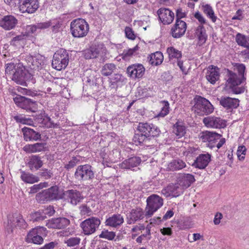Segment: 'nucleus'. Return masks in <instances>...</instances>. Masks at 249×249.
Listing matches in <instances>:
<instances>
[{
  "instance_id": "obj_63",
  "label": "nucleus",
  "mask_w": 249,
  "mask_h": 249,
  "mask_svg": "<svg viewBox=\"0 0 249 249\" xmlns=\"http://www.w3.org/2000/svg\"><path fill=\"white\" fill-rule=\"evenodd\" d=\"M55 211L53 206H49L44 210V213L51 216L54 214Z\"/></svg>"
},
{
  "instance_id": "obj_43",
  "label": "nucleus",
  "mask_w": 249,
  "mask_h": 249,
  "mask_svg": "<svg viewBox=\"0 0 249 249\" xmlns=\"http://www.w3.org/2000/svg\"><path fill=\"white\" fill-rule=\"evenodd\" d=\"M174 133L179 137H182L185 134V127L184 125L177 123L173 127Z\"/></svg>"
},
{
  "instance_id": "obj_24",
  "label": "nucleus",
  "mask_w": 249,
  "mask_h": 249,
  "mask_svg": "<svg viewBox=\"0 0 249 249\" xmlns=\"http://www.w3.org/2000/svg\"><path fill=\"white\" fill-rule=\"evenodd\" d=\"M182 190L183 188L179 185L178 182L177 184L168 186L166 189L161 191V193L163 194L166 195V196H172L174 197H177L182 193Z\"/></svg>"
},
{
  "instance_id": "obj_37",
  "label": "nucleus",
  "mask_w": 249,
  "mask_h": 249,
  "mask_svg": "<svg viewBox=\"0 0 249 249\" xmlns=\"http://www.w3.org/2000/svg\"><path fill=\"white\" fill-rule=\"evenodd\" d=\"M36 104L35 102L27 98L23 99L22 104L20 105L21 108L32 111H34V109H36Z\"/></svg>"
},
{
  "instance_id": "obj_26",
  "label": "nucleus",
  "mask_w": 249,
  "mask_h": 249,
  "mask_svg": "<svg viewBox=\"0 0 249 249\" xmlns=\"http://www.w3.org/2000/svg\"><path fill=\"white\" fill-rule=\"evenodd\" d=\"M124 223V218L120 214H114L107 218L105 224L106 226L117 228Z\"/></svg>"
},
{
  "instance_id": "obj_6",
  "label": "nucleus",
  "mask_w": 249,
  "mask_h": 249,
  "mask_svg": "<svg viewBox=\"0 0 249 249\" xmlns=\"http://www.w3.org/2000/svg\"><path fill=\"white\" fill-rule=\"evenodd\" d=\"M146 207L145 209V215L151 217L163 204V199L158 195L153 194L148 196L146 200Z\"/></svg>"
},
{
  "instance_id": "obj_13",
  "label": "nucleus",
  "mask_w": 249,
  "mask_h": 249,
  "mask_svg": "<svg viewBox=\"0 0 249 249\" xmlns=\"http://www.w3.org/2000/svg\"><path fill=\"white\" fill-rule=\"evenodd\" d=\"M43 228H35L31 230L27 235L25 238L26 241L28 243L35 244H41L43 243V239L40 235Z\"/></svg>"
},
{
  "instance_id": "obj_14",
  "label": "nucleus",
  "mask_w": 249,
  "mask_h": 249,
  "mask_svg": "<svg viewBox=\"0 0 249 249\" xmlns=\"http://www.w3.org/2000/svg\"><path fill=\"white\" fill-rule=\"evenodd\" d=\"M39 3L38 0H25L18 5L19 11L22 13L29 14L34 13L38 8Z\"/></svg>"
},
{
  "instance_id": "obj_19",
  "label": "nucleus",
  "mask_w": 249,
  "mask_h": 249,
  "mask_svg": "<svg viewBox=\"0 0 249 249\" xmlns=\"http://www.w3.org/2000/svg\"><path fill=\"white\" fill-rule=\"evenodd\" d=\"M225 80L226 87L229 88H233L242 83V78L237 74L229 70L226 71Z\"/></svg>"
},
{
  "instance_id": "obj_54",
  "label": "nucleus",
  "mask_w": 249,
  "mask_h": 249,
  "mask_svg": "<svg viewBox=\"0 0 249 249\" xmlns=\"http://www.w3.org/2000/svg\"><path fill=\"white\" fill-rule=\"evenodd\" d=\"M90 50H92V55H93V58H94L99 55L103 48L98 45V46H93L90 48Z\"/></svg>"
},
{
  "instance_id": "obj_10",
  "label": "nucleus",
  "mask_w": 249,
  "mask_h": 249,
  "mask_svg": "<svg viewBox=\"0 0 249 249\" xmlns=\"http://www.w3.org/2000/svg\"><path fill=\"white\" fill-rule=\"evenodd\" d=\"M138 132L150 138L158 136L160 132V129L152 124L140 123L137 127Z\"/></svg>"
},
{
  "instance_id": "obj_27",
  "label": "nucleus",
  "mask_w": 249,
  "mask_h": 249,
  "mask_svg": "<svg viewBox=\"0 0 249 249\" xmlns=\"http://www.w3.org/2000/svg\"><path fill=\"white\" fill-rule=\"evenodd\" d=\"M195 180L194 176L190 174L180 175L178 178V184L183 189L189 187Z\"/></svg>"
},
{
  "instance_id": "obj_48",
  "label": "nucleus",
  "mask_w": 249,
  "mask_h": 249,
  "mask_svg": "<svg viewBox=\"0 0 249 249\" xmlns=\"http://www.w3.org/2000/svg\"><path fill=\"white\" fill-rule=\"evenodd\" d=\"M80 213L82 215L89 216L92 214V211L89 207L86 204H82L79 207Z\"/></svg>"
},
{
  "instance_id": "obj_18",
  "label": "nucleus",
  "mask_w": 249,
  "mask_h": 249,
  "mask_svg": "<svg viewBox=\"0 0 249 249\" xmlns=\"http://www.w3.org/2000/svg\"><path fill=\"white\" fill-rule=\"evenodd\" d=\"M63 194L67 201L73 205H77L83 198L81 193L76 190H68Z\"/></svg>"
},
{
  "instance_id": "obj_52",
  "label": "nucleus",
  "mask_w": 249,
  "mask_h": 249,
  "mask_svg": "<svg viewBox=\"0 0 249 249\" xmlns=\"http://www.w3.org/2000/svg\"><path fill=\"white\" fill-rule=\"evenodd\" d=\"M46 217L42 215L40 213L36 212L31 214V218L33 221L43 220Z\"/></svg>"
},
{
  "instance_id": "obj_50",
  "label": "nucleus",
  "mask_w": 249,
  "mask_h": 249,
  "mask_svg": "<svg viewBox=\"0 0 249 249\" xmlns=\"http://www.w3.org/2000/svg\"><path fill=\"white\" fill-rule=\"evenodd\" d=\"M124 77L120 73H115L110 78L111 82L113 83L123 82L124 80Z\"/></svg>"
},
{
  "instance_id": "obj_11",
  "label": "nucleus",
  "mask_w": 249,
  "mask_h": 249,
  "mask_svg": "<svg viewBox=\"0 0 249 249\" xmlns=\"http://www.w3.org/2000/svg\"><path fill=\"white\" fill-rule=\"evenodd\" d=\"M205 126L211 128H222L226 127V124L224 120L219 117L209 116L203 119Z\"/></svg>"
},
{
  "instance_id": "obj_28",
  "label": "nucleus",
  "mask_w": 249,
  "mask_h": 249,
  "mask_svg": "<svg viewBox=\"0 0 249 249\" xmlns=\"http://www.w3.org/2000/svg\"><path fill=\"white\" fill-rule=\"evenodd\" d=\"M24 140L28 141H37L41 139V135L39 133L34 131L33 129L28 127H24L22 129Z\"/></svg>"
},
{
  "instance_id": "obj_31",
  "label": "nucleus",
  "mask_w": 249,
  "mask_h": 249,
  "mask_svg": "<svg viewBox=\"0 0 249 249\" xmlns=\"http://www.w3.org/2000/svg\"><path fill=\"white\" fill-rule=\"evenodd\" d=\"M28 165L31 170H38L42 166L43 162L39 157L33 155L30 158Z\"/></svg>"
},
{
  "instance_id": "obj_49",
  "label": "nucleus",
  "mask_w": 249,
  "mask_h": 249,
  "mask_svg": "<svg viewBox=\"0 0 249 249\" xmlns=\"http://www.w3.org/2000/svg\"><path fill=\"white\" fill-rule=\"evenodd\" d=\"M47 183L44 182V183H41L38 184H36L32 186L30 188V193L31 194H34L36 193L39 190L42 189L44 187H47Z\"/></svg>"
},
{
  "instance_id": "obj_51",
  "label": "nucleus",
  "mask_w": 249,
  "mask_h": 249,
  "mask_svg": "<svg viewBox=\"0 0 249 249\" xmlns=\"http://www.w3.org/2000/svg\"><path fill=\"white\" fill-rule=\"evenodd\" d=\"M246 150L245 146L244 145H241L238 147L237 151V155L240 160L244 159Z\"/></svg>"
},
{
  "instance_id": "obj_62",
  "label": "nucleus",
  "mask_w": 249,
  "mask_h": 249,
  "mask_svg": "<svg viewBox=\"0 0 249 249\" xmlns=\"http://www.w3.org/2000/svg\"><path fill=\"white\" fill-rule=\"evenodd\" d=\"M223 217V215L220 213H217L214 216L213 223L215 225H218L220 223V220Z\"/></svg>"
},
{
  "instance_id": "obj_2",
  "label": "nucleus",
  "mask_w": 249,
  "mask_h": 249,
  "mask_svg": "<svg viewBox=\"0 0 249 249\" xmlns=\"http://www.w3.org/2000/svg\"><path fill=\"white\" fill-rule=\"evenodd\" d=\"M195 104L193 109L199 115H207L212 113L214 109L213 106L206 98L196 96L194 98Z\"/></svg>"
},
{
  "instance_id": "obj_20",
  "label": "nucleus",
  "mask_w": 249,
  "mask_h": 249,
  "mask_svg": "<svg viewBox=\"0 0 249 249\" xmlns=\"http://www.w3.org/2000/svg\"><path fill=\"white\" fill-rule=\"evenodd\" d=\"M69 224L70 220L67 218L59 217L49 220L46 223V226L49 228L63 229L67 227Z\"/></svg>"
},
{
  "instance_id": "obj_30",
  "label": "nucleus",
  "mask_w": 249,
  "mask_h": 249,
  "mask_svg": "<svg viewBox=\"0 0 249 249\" xmlns=\"http://www.w3.org/2000/svg\"><path fill=\"white\" fill-rule=\"evenodd\" d=\"M143 215V213L142 209L137 208L132 209L129 215L130 219L128 220V223L130 224L142 219Z\"/></svg>"
},
{
  "instance_id": "obj_12",
  "label": "nucleus",
  "mask_w": 249,
  "mask_h": 249,
  "mask_svg": "<svg viewBox=\"0 0 249 249\" xmlns=\"http://www.w3.org/2000/svg\"><path fill=\"white\" fill-rule=\"evenodd\" d=\"M25 229L27 227L25 221L20 215L16 217L9 216L8 219L7 225L6 228L8 232H12L13 229L16 227Z\"/></svg>"
},
{
  "instance_id": "obj_57",
  "label": "nucleus",
  "mask_w": 249,
  "mask_h": 249,
  "mask_svg": "<svg viewBox=\"0 0 249 249\" xmlns=\"http://www.w3.org/2000/svg\"><path fill=\"white\" fill-rule=\"evenodd\" d=\"M125 33L126 36L131 40H134L136 38V36L132 31V28L129 27H126L125 28Z\"/></svg>"
},
{
  "instance_id": "obj_7",
  "label": "nucleus",
  "mask_w": 249,
  "mask_h": 249,
  "mask_svg": "<svg viewBox=\"0 0 249 249\" xmlns=\"http://www.w3.org/2000/svg\"><path fill=\"white\" fill-rule=\"evenodd\" d=\"M94 177L91 166L88 164L78 166L74 173L75 178L80 182L91 180Z\"/></svg>"
},
{
  "instance_id": "obj_60",
  "label": "nucleus",
  "mask_w": 249,
  "mask_h": 249,
  "mask_svg": "<svg viewBox=\"0 0 249 249\" xmlns=\"http://www.w3.org/2000/svg\"><path fill=\"white\" fill-rule=\"evenodd\" d=\"M79 161V160H78L76 157H73L68 164L65 165V167L68 170L71 169L75 166Z\"/></svg>"
},
{
  "instance_id": "obj_15",
  "label": "nucleus",
  "mask_w": 249,
  "mask_h": 249,
  "mask_svg": "<svg viewBox=\"0 0 249 249\" xmlns=\"http://www.w3.org/2000/svg\"><path fill=\"white\" fill-rule=\"evenodd\" d=\"M187 29V24L183 20H176L174 26L171 28V33L174 38H178L182 36Z\"/></svg>"
},
{
  "instance_id": "obj_42",
  "label": "nucleus",
  "mask_w": 249,
  "mask_h": 249,
  "mask_svg": "<svg viewBox=\"0 0 249 249\" xmlns=\"http://www.w3.org/2000/svg\"><path fill=\"white\" fill-rule=\"evenodd\" d=\"M167 52L170 59L176 58L178 60L181 57V52L173 47L168 48Z\"/></svg>"
},
{
  "instance_id": "obj_45",
  "label": "nucleus",
  "mask_w": 249,
  "mask_h": 249,
  "mask_svg": "<svg viewBox=\"0 0 249 249\" xmlns=\"http://www.w3.org/2000/svg\"><path fill=\"white\" fill-rule=\"evenodd\" d=\"M161 103L162 104L163 107L158 116L159 117H163L169 113V104L166 101H162Z\"/></svg>"
},
{
  "instance_id": "obj_40",
  "label": "nucleus",
  "mask_w": 249,
  "mask_h": 249,
  "mask_svg": "<svg viewBox=\"0 0 249 249\" xmlns=\"http://www.w3.org/2000/svg\"><path fill=\"white\" fill-rule=\"evenodd\" d=\"M221 137V135L216 133L215 132H211V133L209 137V141L208 142V146L211 148L215 147V143L217 142V141L220 139Z\"/></svg>"
},
{
  "instance_id": "obj_3",
  "label": "nucleus",
  "mask_w": 249,
  "mask_h": 249,
  "mask_svg": "<svg viewBox=\"0 0 249 249\" xmlns=\"http://www.w3.org/2000/svg\"><path fill=\"white\" fill-rule=\"evenodd\" d=\"M89 31V26L85 20L78 18L71 23V31L74 37H83L87 36Z\"/></svg>"
},
{
  "instance_id": "obj_38",
  "label": "nucleus",
  "mask_w": 249,
  "mask_h": 249,
  "mask_svg": "<svg viewBox=\"0 0 249 249\" xmlns=\"http://www.w3.org/2000/svg\"><path fill=\"white\" fill-rule=\"evenodd\" d=\"M235 39L238 45L244 47L249 46V39L246 36L238 33L236 36Z\"/></svg>"
},
{
  "instance_id": "obj_17",
  "label": "nucleus",
  "mask_w": 249,
  "mask_h": 249,
  "mask_svg": "<svg viewBox=\"0 0 249 249\" xmlns=\"http://www.w3.org/2000/svg\"><path fill=\"white\" fill-rule=\"evenodd\" d=\"M127 73L133 78H141L145 72V68L142 64H134L127 68Z\"/></svg>"
},
{
  "instance_id": "obj_36",
  "label": "nucleus",
  "mask_w": 249,
  "mask_h": 249,
  "mask_svg": "<svg viewBox=\"0 0 249 249\" xmlns=\"http://www.w3.org/2000/svg\"><path fill=\"white\" fill-rule=\"evenodd\" d=\"M186 166L185 163L182 160L178 159L171 161L168 166L170 170H180Z\"/></svg>"
},
{
  "instance_id": "obj_56",
  "label": "nucleus",
  "mask_w": 249,
  "mask_h": 249,
  "mask_svg": "<svg viewBox=\"0 0 249 249\" xmlns=\"http://www.w3.org/2000/svg\"><path fill=\"white\" fill-rule=\"evenodd\" d=\"M211 132L209 131H203L200 133L199 137L203 142H208Z\"/></svg>"
},
{
  "instance_id": "obj_8",
  "label": "nucleus",
  "mask_w": 249,
  "mask_h": 249,
  "mask_svg": "<svg viewBox=\"0 0 249 249\" xmlns=\"http://www.w3.org/2000/svg\"><path fill=\"white\" fill-rule=\"evenodd\" d=\"M25 67L33 70L38 71L44 64V59L42 55L37 53L27 55L25 58Z\"/></svg>"
},
{
  "instance_id": "obj_41",
  "label": "nucleus",
  "mask_w": 249,
  "mask_h": 249,
  "mask_svg": "<svg viewBox=\"0 0 249 249\" xmlns=\"http://www.w3.org/2000/svg\"><path fill=\"white\" fill-rule=\"evenodd\" d=\"M202 10L204 13L206 14L213 22L216 21V18L214 16L212 7L210 5L205 4L202 5Z\"/></svg>"
},
{
  "instance_id": "obj_46",
  "label": "nucleus",
  "mask_w": 249,
  "mask_h": 249,
  "mask_svg": "<svg viewBox=\"0 0 249 249\" xmlns=\"http://www.w3.org/2000/svg\"><path fill=\"white\" fill-rule=\"evenodd\" d=\"M81 241V239L78 237H70L65 240L64 243L67 246L70 247H74L79 245Z\"/></svg>"
},
{
  "instance_id": "obj_44",
  "label": "nucleus",
  "mask_w": 249,
  "mask_h": 249,
  "mask_svg": "<svg viewBox=\"0 0 249 249\" xmlns=\"http://www.w3.org/2000/svg\"><path fill=\"white\" fill-rule=\"evenodd\" d=\"M137 48L138 47L136 46L135 47L132 49L124 50L123 51L122 54H121L122 59L125 61L129 60L130 59V58L132 56L134 53L137 50Z\"/></svg>"
},
{
  "instance_id": "obj_1",
  "label": "nucleus",
  "mask_w": 249,
  "mask_h": 249,
  "mask_svg": "<svg viewBox=\"0 0 249 249\" xmlns=\"http://www.w3.org/2000/svg\"><path fill=\"white\" fill-rule=\"evenodd\" d=\"M5 73L18 84L23 85L25 83L26 70L22 64L18 63L16 65L12 63L7 64Z\"/></svg>"
},
{
  "instance_id": "obj_32",
  "label": "nucleus",
  "mask_w": 249,
  "mask_h": 249,
  "mask_svg": "<svg viewBox=\"0 0 249 249\" xmlns=\"http://www.w3.org/2000/svg\"><path fill=\"white\" fill-rule=\"evenodd\" d=\"M20 178L25 183L33 184L39 181V178L38 177L29 173L24 171L21 172Z\"/></svg>"
},
{
  "instance_id": "obj_39",
  "label": "nucleus",
  "mask_w": 249,
  "mask_h": 249,
  "mask_svg": "<svg viewBox=\"0 0 249 249\" xmlns=\"http://www.w3.org/2000/svg\"><path fill=\"white\" fill-rule=\"evenodd\" d=\"M149 139L150 138L139 132L135 134L133 138V140L135 142H137L139 144L144 143V145L147 144V142Z\"/></svg>"
},
{
  "instance_id": "obj_4",
  "label": "nucleus",
  "mask_w": 249,
  "mask_h": 249,
  "mask_svg": "<svg viewBox=\"0 0 249 249\" xmlns=\"http://www.w3.org/2000/svg\"><path fill=\"white\" fill-rule=\"evenodd\" d=\"M69 61V55L66 50L60 49L53 54L52 65L53 68L60 71L67 66Z\"/></svg>"
},
{
  "instance_id": "obj_25",
  "label": "nucleus",
  "mask_w": 249,
  "mask_h": 249,
  "mask_svg": "<svg viewBox=\"0 0 249 249\" xmlns=\"http://www.w3.org/2000/svg\"><path fill=\"white\" fill-rule=\"evenodd\" d=\"M211 155L209 154L199 155L192 164L196 168L203 169L206 168L210 161Z\"/></svg>"
},
{
  "instance_id": "obj_35",
  "label": "nucleus",
  "mask_w": 249,
  "mask_h": 249,
  "mask_svg": "<svg viewBox=\"0 0 249 249\" xmlns=\"http://www.w3.org/2000/svg\"><path fill=\"white\" fill-rule=\"evenodd\" d=\"M163 60V56L160 52H156L150 55L149 63L155 66H158L161 64Z\"/></svg>"
},
{
  "instance_id": "obj_61",
  "label": "nucleus",
  "mask_w": 249,
  "mask_h": 249,
  "mask_svg": "<svg viewBox=\"0 0 249 249\" xmlns=\"http://www.w3.org/2000/svg\"><path fill=\"white\" fill-rule=\"evenodd\" d=\"M23 149L24 151H25L27 153H35L34 144H26L23 147Z\"/></svg>"
},
{
  "instance_id": "obj_53",
  "label": "nucleus",
  "mask_w": 249,
  "mask_h": 249,
  "mask_svg": "<svg viewBox=\"0 0 249 249\" xmlns=\"http://www.w3.org/2000/svg\"><path fill=\"white\" fill-rule=\"evenodd\" d=\"M39 174L41 177L44 178L46 179L50 178L53 175L51 171L47 169H42Z\"/></svg>"
},
{
  "instance_id": "obj_47",
  "label": "nucleus",
  "mask_w": 249,
  "mask_h": 249,
  "mask_svg": "<svg viewBox=\"0 0 249 249\" xmlns=\"http://www.w3.org/2000/svg\"><path fill=\"white\" fill-rule=\"evenodd\" d=\"M115 236V232L113 231H103L99 235V237L100 238H105L110 240L113 239Z\"/></svg>"
},
{
  "instance_id": "obj_16",
  "label": "nucleus",
  "mask_w": 249,
  "mask_h": 249,
  "mask_svg": "<svg viewBox=\"0 0 249 249\" xmlns=\"http://www.w3.org/2000/svg\"><path fill=\"white\" fill-rule=\"evenodd\" d=\"M157 14L160 21L163 24H170L175 17L174 13L168 8H161L157 11Z\"/></svg>"
},
{
  "instance_id": "obj_33",
  "label": "nucleus",
  "mask_w": 249,
  "mask_h": 249,
  "mask_svg": "<svg viewBox=\"0 0 249 249\" xmlns=\"http://www.w3.org/2000/svg\"><path fill=\"white\" fill-rule=\"evenodd\" d=\"M117 70L116 66L113 63H107L101 68V74L105 76L111 75Z\"/></svg>"
},
{
  "instance_id": "obj_23",
  "label": "nucleus",
  "mask_w": 249,
  "mask_h": 249,
  "mask_svg": "<svg viewBox=\"0 0 249 249\" xmlns=\"http://www.w3.org/2000/svg\"><path fill=\"white\" fill-rule=\"evenodd\" d=\"M219 77L220 70L218 67L212 65L208 67L206 78L209 82L214 84L219 80Z\"/></svg>"
},
{
  "instance_id": "obj_59",
  "label": "nucleus",
  "mask_w": 249,
  "mask_h": 249,
  "mask_svg": "<svg viewBox=\"0 0 249 249\" xmlns=\"http://www.w3.org/2000/svg\"><path fill=\"white\" fill-rule=\"evenodd\" d=\"M45 143H36L34 144L35 153L43 151L45 149Z\"/></svg>"
},
{
  "instance_id": "obj_58",
  "label": "nucleus",
  "mask_w": 249,
  "mask_h": 249,
  "mask_svg": "<svg viewBox=\"0 0 249 249\" xmlns=\"http://www.w3.org/2000/svg\"><path fill=\"white\" fill-rule=\"evenodd\" d=\"M236 69L239 73V76H240L241 78L244 77V75L246 69L245 66L243 64H237L236 65Z\"/></svg>"
},
{
  "instance_id": "obj_29",
  "label": "nucleus",
  "mask_w": 249,
  "mask_h": 249,
  "mask_svg": "<svg viewBox=\"0 0 249 249\" xmlns=\"http://www.w3.org/2000/svg\"><path fill=\"white\" fill-rule=\"evenodd\" d=\"M141 161L142 160L139 157H132L124 160L121 164V167L123 169H130L139 165Z\"/></svg>"
},
{
  "instance_id": "obj_64",
  "label": "nucleus",
  "mask_w": 249,
  "mask_h": 249,
  "mask_svg": "<svg viewBox=\"0 0 249 249\" xmlns=\"http://www.w3.org/2000/svg\"><path fill=\"white\" fill-rule=\"evenodd\" d=\"M186 16V14L182 12L181 9L179 8L177 9L176 11V20L180 19Z\"/></svg>"
},
{
  "instance_id": "obj_55",
  "label": "nucleus",
  "mask_w": 249,
  "mask_h": 249,
  "mask_svg": "<svg viewBox=\"0 0 249 249\" xmlns=\"http://www.w3.org/2000/svg\"><path fill=\"white\" fill-rule=\"evenodd\" d=\"M14 119L18 123H20L23 124H29L31 122V120L29 118H26L22 116H15Z\"/></svg>"
},
{
  "instance_id": "obj_34",
  "label": "nucleus",
  "mask_w": 249,
  "mask_h": 249,
  "mask_svg": "<svg viewBox=\"0 0 249 249\" xmlns=\"http://www.w3.org/2000/svg\"><path fill=\"white\" fill-rule=\"evenodd\" d=\"M196 34L200 45L204 44L207 38L206 30L203 25H199L196 30Z\"/></svg>"
},
{
  "instance_id": "obj_22",
  "label": "nucleus",
  "mask_w": 249,
  "mask_h": 249,
  "mask_svg": "<svg viewBox=\"0 0 249 249\" xmlns=\"http://www.w3.org/2000/svg\"><path fill=\"white\" fill-rule=\"evenodd\" d=\"M220 105L226 109H232L237 107L239 106V100L236 98L222 96L217 98Z\"/></svg>"
},
{
  "instance_id": "obj_9",
  "label": "nucleus",
  "mask_w": 249,
  "mask_h": 249,
  "mask_svg": "<svg viewBox=\"0 0 249 249\" xmlns=\"http://www.w3.org/2000/svg\"><path fill=\"white\" fill-rule=\"evenodd\" d=\"M101 224L100 220L95 217L89 218L82 221L80 227L85 235H89L95 232Z\"/></svg>"
},
{
  "instance_id": "obj_21",
  "label": "nucleus",
  "mask_w": 249,
  "mask_h": 249,
  "mask_svg": "<svg viewBox=\"0 0 249 249\" xmlns=\"http://www.w3.org/2000/svg\"><path fill=\"white\" fill-rule=\"evenodd\" d=\"M17 23V19L12 15L4 16L0 20V26L6 30H10L14 28Z\"/></svg>"
},
{
  "instance_id": "obj_5",
  "label": "nucleus",
  "mask_w": 249,
  "mask_h": 249,
  "mask_svg": "<svg viewBox=\"0 0 249 249\" xmlns=\"http://www.w3.org/2000/svg\"><path fill=\"white\" fill-rule=\"evenodd\" d=\"M61 198V196L59 193L58 187L56 185L44 190L36 196V199L40 203H44L47 201Z\"/></svg>"
}]
</instances>
